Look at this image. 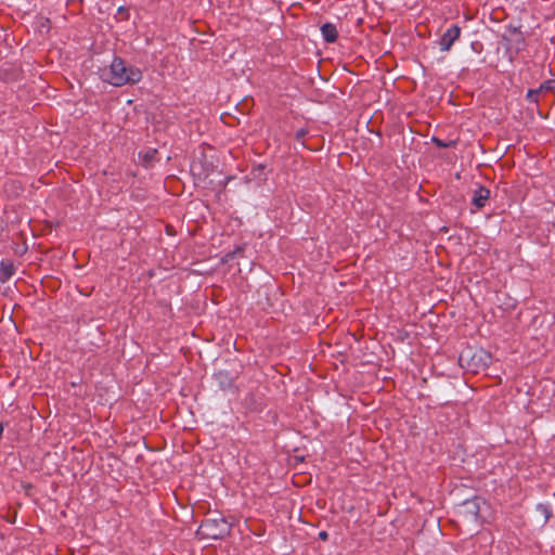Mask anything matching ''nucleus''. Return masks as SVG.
Wrapping results in <instances>:
<instances>
[{"label": "nucleus", "instance_id": "1", "mask_svg": "<svg viewBox=\"0 0 555 555\" xmlns=\"http://www.w3.org/2000/svg\"><path fill=\"white\" fill-rule=\"evenodd\" d=\"M104 81L120 87L127 83L139 82L142 78V73L139 68L127 65L125 61L115 57L107 68L102 72Z\"/></svg>", "mask_w": 555, "mask_h": 555}, {"label": "nucleus", "instance_id": "2", "mask_svg": "<svg viewBox=\"0 0 555 555\" xmlns=\"http://www.w3.org/2000/svg\"><path fill=\"white\" fill-rule=\"evenodd\" d=\"M230 531V525L224 519H207L201 527L199 532L209 539H219Z\"/></svg>", "mask_w": 555, "mask_h": 555}, {"label": "nucleus", "instance_id": "3", "mask_svg": "<svg viewBox=\"0 0 555 555\" xmlns=\"http://www.w3.org/2000/svg\"><path fill=\"white\" fill-rule=\"evenodd\" d=\"M481 506L479 499L467 500L462 506V514L468 519H477L480 516Z\"/></svg>", "mask_w": 555, "mask_h": 555}, {"label": "nucleus", "instance_id": "4", "mask_svg": "<svg viewBox=\"0 0 555 555\" xmlns=\"http://www.w3.org/2000/svg\"><path fill=\"white\" fill-rule=\"evenodd\" d=\"M460 36V28L457 26H452L449 28L443 36L441 37L439 41L440 50L441 51H449L454 41Z\"/></svg>", "mask_w": 555, "mask_h": 555}, {"label": "nucleus", "instance_id": "5", "mask_svg": "<svg viewBox=\"0 0 555 555\" xmlns=\"http://www.w3.org/2000/svg\"><path fill=\"white\" fill-rule=\"evenodd\" d=\"M489 198L490 190H488L487 188L477 186L473 191L472 203L478 209L483 208L488 203Z\"/></svg>", "mask_w": 555, "mask_h": 555}, {"label": "nucleus", "instance_id": "6", "mask_svg": "<svg viewBox=\"0 0 555 555\" xmlns=\"http://www.w3.org/2000/svg\"><path fill=\"white\" fill-rule=\"evenodd\" d=\"M476 358H478V360L481 361L483 365H486L490 359V357L483 350L477 351L472 357L469 351H464L460 356V362L462 365H469V360H475Z\"/></svg>", "mask_w": 555, "mask_h": 555}, {"label": "nucleus", "instance_id": "7", "mask_svg": "<svg viewBox=\"0 0 555 555\" xmlns=\"http://www.w3.org/2000/svg\"><path fill=\"white\" fill-rule=\"evenodd\" d=\"M14 274V266L10 260H2L0 262V281L7 282Z\"/></svg>", "mask_w": 555, "mask_h": 555}, {"label": "nucleus", "instance_id": "8", "mask_svg": "<svg viewBox=\"0 0 555 555\" xmlns=\"http://www.w3.org/2000/svg\"><path fill=\"white\" fill-rule=\"evenodd\" d=\"M321 33L323 38L328 42H334L337 38V30L336 27L333 24H324L321 27Z\"/></svg>", "mask_w": 555, "mask_h": 555}, {"label": "nucleus", "instance_id": "9", "mask_svg": "<svg viewBox=\"0 0 555 555\" xmlns=\"http://www.w3.org/2000/svg\"><path fill=\"white\" fill-rule=\"evenodd\" d=\"M541 94H544L543 91H539V88L537 89H530L527 93V99L530 101V102H538V99Z\"/></svg>", "mask_w": 555, "mask_h": 555}, {"label": "nucleus", "instance_id": "10", "mask_svg": "<svg viewBox=\"0 0 555 555\" xmlns=\"http://www.w3.org/2000/svg\"><path fill=\"white\" fill-rule=\"evenodd\" d=\"M537 511L543 516L544 521H546L551 517V511L546 505L539 504L537 506Z\"/></svg>", "mask_w": 555, "mask_h": 555}, {"label": "nucleus", "instance_id": "11", "mask_svg": "<svg viewBox=\"0 0 555 555\" xmlns=\"http://www.w3.org/2000/svg\"><path fill=\"white\" fill-rule=\"evenodd\" d=\"M555 88V81H545L539 87V91H543L544 93L553 90Z\"/></svg>", "mask_w": 555, "mask_h": 555}, {"label": "nucleus", "instance_id": "12", "mask_svg": "<svg viewBox=\"0 0 555 555\" xmlns=\"http://www.w3.org/2000/svg\"><path fill=\"white\" fill-rule=\"evenodd\" d=\"M238 253H241V248L236 249V250H235L234 253H232V254H228V255H227V259H225V261H229V259L234 258V256H235L236 254H238Z\"/></svg>", "mask_w": 555, "mask_h": 555}, {"label": "nucleus", "instance_id": "13", "mask_svg": "<svg viewBox=\"0 0 555 555\" xmlns=\"http://www.w3.org/2000/svg\"><path fill=\"white\" fill-rule=\"evenodd\" d=\"M327 537H328V535H327V532H325V531H321V532L319 533V538H320L321 540H323V541H325V540L327 539Z\"/></svg>", "mask_w": 555, "mask_h": 555}, {"label": "nucleus", "instance_id": "14", "mask_svg": "<svg viewBox=\"0 0 555 555\" xmlns=\"http://www.w3.org/2000/svg\"><path fill=\"white\" fill-rule=\"evenodd\" d=\"M146 158H153V155L146 154Z\"/></svg>", "mask_w": 555, "mask_h": 555}, {"label": "nucleus", "instance_id": "15", "mask_svg": "<svg viewBox=\"0 0 555 555\" xmlns=\"http://www.w3.org/2000/svg\"><path fill=\"white\" fill-rule=\"evenodd\" d=\"M146 158H153V155L146 154Z\"/></svg>", "mask_w": 555, "mask_h": 555}]
</instances>
